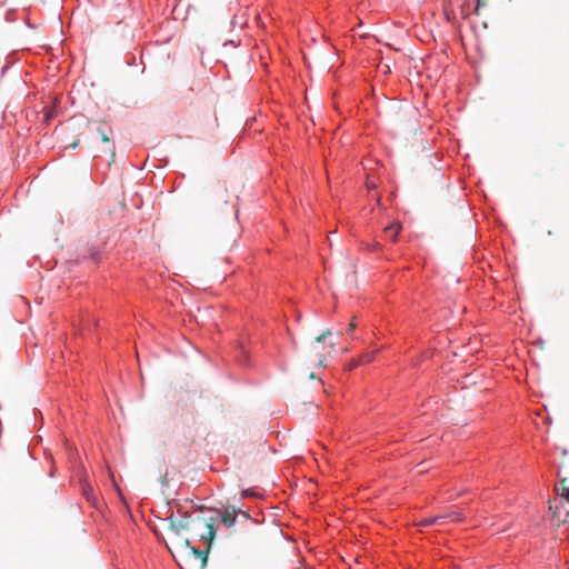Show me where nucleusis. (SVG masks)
I'll return each instance as SVG.
<instances>
[{
	"instance_id": "f03ea898",
	"label": "nucleus",
	"mask_w": 569,
	"mask_h": 569,
	"mask_svg": "<svg viewBox=\"0 0 569 569\" xmlns=\"http://www.w3.org/2000/svg\"><path fill=\"white\" fill-rule=\"evenodd\" d=\"M207 532L202 533L200 538L207 542V548L204 550H199L190 545L189 539H183L181 545L188 552V556L191 558L193 569H206L208 563V553L210 546L216 536V528L213 523H206Z\"/></svg>"
},
{
	"instance_id": "7ed1b4c3",
	"label": "nucleus",
	"mask_w": 569,
	"mask_h": 569,
	"mask_svg": "<svg viewBox=\"0 0 569 569\" xmlns=\"http://www.w3.org/2000/svg\"><path fill=\"white\" fill-rule=\"evenodd\" d=\"M167 520L169 522V529L176 535H179L182 530H187L190 525V516L188 513H184L181 519H176L171 515Z\"/></svg>"
},
{
	"instance_id": "20e7f679",
	"label": "nucleus",
	"mask_w": 569,
	"mask_h": 569,
	"mask_svg": "<svg viewBox=\"0 0 569 569\" xmlns=\"http://www.w3.org/2000/svg\"><path fill=\"white\" fill-rule=\"evenodd\" d=\"M237 518V510L234 507H228L223 513L220 516V522L224 525L227 528H230L234 525Z\"/></svg>"
},
{
	"instance_id": "9b49d317",
	"label": "nucleus",
	"mask_w": 569,
	"mask_h": 569,
	"mask_svg": "<svg viewBox=\"0 0 569 569\" xmlns=\"http://www.w3.org/2000/svg\"><path fill=\"white\" fill-rule=\"evenodd\" d=\"M79 142H80L79 140H76V141H73V142L70 144V147H71L72 149H76V148L79 146Z\"/></svg>"
},
{
	"instance_id": "f8f14e48",
	"label": "nucleus",
	"mask_w": 569,
	"mask_h": 569,
	"mask_svg": "<svg viewBox=\"0 0 569 569\" xmlns=\"http://www.w3.org/2000/svg\"><path fill=\"white\" fill-rule=\"evenodd\" d=\"M355 329V325L352 322H350V329L349 331H352Z\"/></svg>"
},
{
	"instance_id": "423d86ee",
	"label": "nucleus",
	"mask_w": 569,
	"mask_h": 569,
	"mask_svg": "<svg viewBox=\"0 0 569 569\" xmlns=\"http://www.w3.org/2000/svg\"><path fill=\"white\" fill-rule=\"evenodd\" d=\"M435 523H445V517H432V518H426L417 523L419 527H429Z\"/></svg>"
},
{
	"instance_id": "0eeeda50",
	"label": "nucleus",
	"mask_w": 569,
	"mask_h": 569,
	"mask_svg": "<svg viewBox=\"0 0 569 569\" xmlns=\"http://www.w3.org/2000/svg\"><path fill=\"white\" fill-rule=\"evenodd\" d=\"M441 517H445V521L450 520L453 522H460L465 519L463 515L459 511H451L447 515H442Z\"/></svg>"
},
{
	"instance_id": "6e6552de",
	"label": "nucleus",
	"mask_w": 569,
	"mask_h": 569,
	"mask_svg": "<svg viewBox=\"0 0 569 569\" xmlns=\"http://www.w3.org/2000/svg\"><path fill=\"white\" fill-rule=\"evenodd\" d=\"M556 490L558 493L569 502V487L566 485V480H561L560 487H557Z\"/></svg>"
},
{
	"instance_id": "1a4fd4ad",
	"label": "nucleus",
	"mask_w": 569,
	"mask_h": 569,
	"mask_svg": "<svg viewBox=\"0 0 569 569\" xmlns=\"http://www.w3.org/2000/svg\"><path fill=\"white\" fill-rule=\"evenodd\" d=\"M487 6H488V0H477L473 12L476 14H480L481 9L486 8Z\"/></svg>"
},
{
	"instance_id": "9d476101",
	"label": "nucleus",
	"mask_w": 569,
	"mask_h": 569,
	"mask_svg": "<svg viewBox=\"0 0 569 569\" xmlns=\"http://www.w3.org/2000/svg\"><path fill=\"white\" fill-rule=\"evenodd\" d=\"M98 133L100 134L101 137V140L103 142H109L110 141V137H109V133L111 132V130H109V132L104 131L102 128H98L97 129Z\"/></svg>"
},
{
	"instance_id": "ddd939ff",
	"label": "nucleus",
	"mask_w": 569,
	"mask_h": 569,
	"mask_svg": "<svg viewBox=\"0 0 569 569\" xmlns=\"http://www.w3.org/2000/svg\"><path fill=\"white\" fill-rule=\"evenodd\" d=\"M309 378H310V379H315V378H316V377H315V373H313V372H311V373L309 375Z\"/></svg>"
},
{
	"instance_id": "f257e3e1",
	"label": "nucleus",
	"mask_w": 569,
	"mask_h": 569,
	"mask_svg": "<svg viewBox=\"0 0 569 569\" xmlns=\"http://www.w3.org/2000/svg\"><path fill=\"white\" fill-rule=\"evenodd\" d=\"M339 338L340 333L331 330H326L316 337V343L312 346L311 352L315 356L312 362L317 367H327L328 359H331L335 355Z\"/></svg>"
},
{
	"instance_id": "39448f33",
	"label": "nucleus",
	"mask_w": 569,
	"mask_h": 569,
	"mask_svg": "<svg viewBox=\"0 0 569 569\" xmlns=\"http://www.w3.org/2000/svg\"><path fill=\"white\" fill-rule=\"evenodd\" d=\"M401 230V224L396 222L385 228V233L392 240L397 241L398 233Z\"/></svg>"
}]
</instances>
